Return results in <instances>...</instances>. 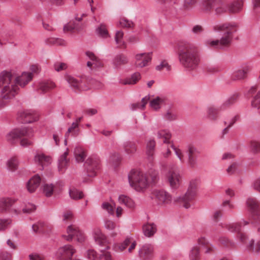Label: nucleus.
Wrapping results in <instances>:
<instances>
[{
  "label": "nucleus",
  "instance_id": "1",
  "mask_svg": "<svg viewBox=\"0 0 260 260\" xmlns=\"http://www.w3.org/2000/svg\"><path fill=\"white\" fill-rule=\"evenodd\" d=\"M178 57L180 64L188 71L196 70L201 62L200 55L197 49L189 44L180 46Z\"/></svg>",
  "mask_w": 260,
  "mask_h": 260
},
{
  "label": "nucleus",
  "instance_id": "2",
  "mask_svg": "<svg viewBox=\"0 0 260 260\" xmlns=\"http://www.w3.org/2000/svg\"><path fill=\"white\" fill-rule=\"evenodd\" d=\"M238 29V25L235 22H225L214 25V31L224 32V34L220 39L210 42L209 45L218 49L229 46L233 40V34L236 32Z\"/></svg>",
  "mask_w": 260,
  "mask_h": 260
},
{
  "label": "nucleus",
  "instance_id": "3",
  "mask_svg": "<svg viewBox=\"0 0 260 260\" xmlns=\"http://www.w3.org/2000/svg\"><path fill=\"white\" fill-rule=\"evenodd\" d=\"M92 236L96 244L101 248L103 247L100 249V260H113L111 252L107 251L110 249L109 241L101 230L99 228H95L92 231Z\"/></svg>",
  "mask_w": 260,
  "mask_h": 260
},
{
  "label": "nucleus",
  "instance_id": "4",
  "mask_svg": "<svg viewBox=\"0 0 260 260\" xmlns=\"http://www.w3.org/2000/svg\"><path fill=\"white\" fill-rule=\"evenodd\" d=\"M200 184L199 179H192L189 181V185L185 194L183 196H179L174 199V202L183 204V207L188 209L190 207V202L196 197L198 189Z\"/></svg>",
  "mask_w": 260,
  "mask_h": 260
},
{
  "label": "nucleus",
  "instance_id": "5",
  "mask_svg": "<svg viewBox=\"0 0 260 260\" xmlns=\"http://www.w3.org/2000/svg\"><path fill=\"white\" fill-rule=\"evenodd\" d=\"M130 186L137 191H143L148 186V181L145 174L137 170H132L128 175Z\"/></svg>",
  "mask_w": 260,
  "mask_h": 260
},
{
  "label": "nucleus",
  "instance_id": "6",
  "mask_svg": "<svg viewBox=\"0 0 260 260\" xmlns=\"http://www.w3.org/2000/svg\"><path fill=\"white\" fill-rule=\"evenodd\" d=\"M165 176L172 189H176L179 187L182 182V176L176 165L169 166Z\"/></svg>",
  "mask_w": 260,
  "mask_h": 260
},
{
  "label": "nucleus",
  "instance_id": "7",
  "mask_svg": "<svg viewBox=\"0 0 260 260\" xmlns=\"http://www.w3.org/2000/svg\"><path fill=\"white\" fill-rule=\"evenodd\" d=\"M28 82H0L1 94L9 100L16 94L19 86L24 87Z\"/></svg>",
  "mask_w": 260,
  "mask_h": 260
},
{
  "label": "nucleus",
  "instance_id": "8",
  "mask_svg": "<svg viewBox=\"0 0 260 260\" xmlns=\"http://www.w3.org/2000/svg\"><path fill=\"white\" fill-rule=\"evenodd\" d=\"M33 135V131L30 128H23L21 129H14L8 133L6 137L7 141L10 143L14 144L22 137L30 138Z\"/></svg>",
  "mask_w": 260,
  "mask_h": 260
},
{
  "label": "nucleus",
  "instance_id": "9",
  "mask_svg": "<svg viewBox=\"0 0 260 260\" xmlns=\"http://www.w3.org/2000/svg\"><path fill=\"white\" fill-rule=\"evenodd\" d=\"M68 85L75 92L86 91L94 88L99 89L102 87L101 82H67Z\"/></svg>",
  "mask_w": 260,
  "mask_h": 260
},
{
  "label": "nucleus",
  "instance_id": "10",
  "mask_svg": "<svg viewBox=\"0 0 260 260\" xmlns=\"http://www.w3.org/2000/svg\"><path fill=\"white\" fill-rule=\"evenodd\" d=\"M100 161L96 156H90L86 160L84 164L86 170L85 175L89 177H94L96 174V171L100 168Z\"/></svg>",
  "mask_w": 260,
  "mask_h": 260
},
{
  "label": "nucleus",
  "instance_id": "11",
  "mask_svg": "<svg viewBox=\"0 0 260 260\" xmlns=\"http://www.w3.org/2000/svg\"><path fill=\"white\" fill-rule=\"evenodd\" d=\"M152 194L158 206L160 208H165L171 203V196L168 192L164 190H154L153 191Z\"/></svg>",
  "mask_w": 260,
  "mask_h": 260
},
{
  "label": "nucleus",
  "instance_id": "12",
  "mask_svg": "<svg viewBox=\"0 0 260 260\" xmlns=\"http://www.w3.org/2000/svg\"><path fill=\"white\" fill-rule=\"evenodd\" d=\"M76 250L71 245H66L60 247L56 253V257L60 260H72Z\"/></svg>",
  "mask_w": 260,
  "mask_h": 260
},
{
  "label": "nucleus",
  "instance_id": "13",
  "mask_svg": "<svg viewBox=\"0 0 260 260\" xmlns=\"http://www.w3.org/2000/svg\"><path fill=\"white\" fill-rule=\"evenodd\" d=\"M249 221L243 220L240 223H232L227 226L228 230L231 232L236 233L238 234V237L240 241L244 242L247 240V237L241 233L242 226L247 225Z\"/></svg>",
  "mask_w": 260,
  "mask_h": 260
},
{
  "label": "nucleus",
  "instance_id": "14",
  "mask_svg": "<svg viewBox=\"0 0 260 260\" xmlns=\"http://www.w3.org/2000/svg\"><path fill=\"white\" fill-rule=\"evenodd\" d=\"M68 235H63V237L67 241H70L75 237L79 242H82L85 239V236L83 233L78 230V229L72 225L69 226L67 228Z\"/></svg>",
  "mask_w": 260,
  "mask_h": 260
},
{
  "label": "nucleus",
  "instance_id": "15",
  "mask_svg": "<svg viewBox=\"0 0 260 260\" xmlns=\"http://www.w3.org/2000/svg\"><path fill=\"white\" fill-rule=\"evenodd\" d=\"M151 59L152 52L138 53L135 55V63L139 68L147 66Z\"/></svg>",
  "mask_w": 260,
  "mask_h": 260
},
{
  "label": "nucleus",
  "instance_id": "16",
  "mask_svg": "<svg viewBox=\"0 0 260 260\" xmlns=\"http://www.w3.org/2000/svg\"><path fill=\"white\" fill-rule=\"evenodd\" d=\"M36 164L40 166V169L43 170L44 166H48L52 162L51 157L41 152H37L35 154L34 158Z\"/></svg>",
  "mask_w": 260,
  "mask_h": 260
},
{
  "label": "nucleus",
  "instance_id": "17",
  "mask_svg": "<svg viewBox=\"0 0 260 260\" xmlns=\"http://www.w3.org/2000/svg\"><path fill=\"white\" fill-rule=\"evenodd\" d=\"M139 255L143 260H149L153 255V247L149 244L141 246L139 250Z\"/></svg>",
  "mask_w": 260,
  "mask_h": 260
},
{
  "label": "nucleus",
  "instance_id": "18",
  "mask_svg": "<svg viewBox=\"0 0 260 260\" xmlns=\"http://www.w3.org/2000/svg\"><path fill=\"white\" fill-rule=\"evenodd\" d=\"M31 86L35 91L42 93L54 88L55 85L54 82H33Z\"/></svg>",
  "mask_w": 260,
  "mask_h": 260
},
{
  "label": "nucleus",
  "instance_id": "19",
  "mask_svg": "<svg viewBox=\"0 0 260 260\" xmlns=\"http://www.w3.org/2000/svg\"><path fill=\"white\" fill-rule=\"evenodd\" d=\"M220 2V0H203L202 11L206 13H210Z\"/></svg>",
  "mask_w": 260,
  "mask_h": 260
},
{
  "label": "nucleus",
  "instance_id": "20",
  "mask_svg": "<svg viewBox=\"0 0 260 260\" xmlns=\"http://www.w3.org/2000/svg\"><path fill=\"white\" fill-rule=\"evenodd\" d=\"M221 110L224 109H221L220 106L218 108L213 106H209L206 111L207 117L210 121H216L219 117V111Z\"/></svg>",
  "mask_w": 260,
  "mask_h": 260
},
{
  "label": "nucleus",
  "instance_id": "21",
  "mask_svg": "<svg viewBox=\"0 0 260 260\" xmlns=\"http://www.w3.org/2000/svg\"><path fill=\"white\" fill-rule=\"evenodd\" d=\"M19 117L22 122L29 123L37 120V118L32 112L29 110L21 111L19 113Z\"/></svg>",
  "mask_w": 260,
  "mask_h": 260
},
{
  "label": "nucleus",
  "instance_id": "22",
  "mask_svg": "<svg viewBox=\"0 0 260 260\" xmlns=\"http://www.w3.org/2000/svg\"><path fill=\"white\" fill-rule=\"evenodd\" d=\"M41 178L38 175H36L31 177L27 183V188L29 192H34L40 186Z\"/></svg>",
  "mask_w": 260,
  "mask_h": 260
},
{
  "label": "nucleus",
  "instance_id": "23",
  "mask_svg": "<svg viewBox=\"0 0 260 260\" xmlns=\"http://www.w3.org/2000/svg\"><path fill=\"white\" fill-rule=\"evenodd\" d=\"M69 154L68 149H67L62 155H61L58 159V168L59 172L63 173L67 168L69 159L67 158Z\"/></svg>",
  "mask_w": 260,
  "mask_h": 260
},
{
  "label": "nucleus",
  "instance_id": "24",
  "mask_svg": "<svg viewBox=\"0 0 260 260\" xmlns=\"http://www.w3.org/2000/svg\"><path fill=\"white\" fill-rule=\"evenodd\" d=\"M166 99L162 96H156L150 101V107L155 111L159 110L165 103Z\"/></svg>",
  "mask_w": 260,
  "mask_h": 260
},
{
  "label": "nucleus",
  "instance_id": "25",
  "mask_svg": "<svg viewBox=\"0 0 260 260\" xmlns=\"http://www.w3.org/2000/svg\"><path fill=\"white\" fill-rule=\"evenodd\" d=\"M143 232L147 237H151L154 235L157 231L156 226L153 223H147L143 225Z\"/></svg>",
  "mask_w": 260,
  "mask_h": 260
},
{
  "label": "nucleus",
  "instance_id": "26",
  "mask_svg": "<svg viewBox=\"0 0 260 260\" xmlns=\"http://www.w3.org/2000/svg\"><path fill=\"white\" fill-rule=\"evenodd\" d=\"M239 95L238 93H235L228 98L224 102L220 105V109L225 110L226 108L231 107V106L237 103L239 100Z\"/></svg>",
  "mask_w": 260,
  "mask_h": 260
},
{
  "label": "nucleus",
  "instance_id": "27",
  "mask_svg": "<svg viewBox=\"0 0 260 260\" xmlns=\"http://www.w3.org/2000/svg\"><path fill=\"white\" fill-rule=\"evenodd\" d=\"M118 202L119 204L125 205L128 208H134L135 207V203L134 201L128 197L124 194H121L118 197Z\"/></svg>",
  "mask_w": 260,
  "mask_h": 260
},
{
  "label": "nucleus",
  "instance_id": "28",
  "mask_svg": "<svg viewBox=\"0 0 260 260\" xmlns=\"http://www.w3.org/2000/svg\"><path fill=\"white\" fill-rule=\"evenodd\" d=\"M124 152L129 156H132L136 152V144L133 142H126L123 144Z\"/></svg>",
  "mask_w": 260,
  "mask_h": 260
},
{
  "label": "nucleus",
  "instance_id": "29",
  "mask_svg": "<svg viewBox=\"0 0 260 260\" xmlns=\"http://www.w3.org/2000/svg\"><path fill=\"white\" fill-rule=\"evenodd\" d=\"M243 5V0H235L229 5L228 11L232 13H238L241 10Z\"/></svg>",
  "mask_w": 260,
  "mask_h": 260
},
{
  "label": "nucleus",
  "instance_id": "30",
  "mask_svg": "<svg viewBox=\"0 0 260 260\" xmlns=\"http://www.w3.org/2000/svg\"><path fill=\"white\" fill-rule=\"evenodd\" d=\"M131 243V239L127 237L123 242L115 243L113 245V250L117 252H121L126 249L127 246Z\"/></svg>",
  "mask_w": 260,
  "mask_h": 260
},
{
  "label": "nucleus",
  "instance_id": "31",
  "mask_svg": "<svg viewBox=\"0 0 260 260\" xmlns=\"http://www.w3.org/2000/svg\"><path fill=\"white\" fill-rule=\"evenodd\" d=\"M155 142L154 139L149 140L146 144V154L149 159L152 158L155 152Z\"/></svg>",
  "mask_w": 260,
  "mask_h": 260
},
{
  "label": "nucleus",
  "instance_id": "32",
  "mask_svg": "<svg viewBox=\"0 0 260 260\" xmlns=\"http://www.w3.org/2000/svg\"><path fill=\"white\" fill-rule=\"evenodd\" d=\"M74 155L78 162H82L86 156V154L83 148L78 146L75 148Z\"/></svg>",
  "mask_w": 260,
  "mask_h": 260
},
{
  "label": "nucleus",
  "instance_id": "33",
  "mask_svg": "<svg viewBox=\"0 0 260 260\" xmlns=\"http://www.w3.org/2000/svg\"><path fill=\"white\" fill-rule=\"evenodd\" d=\"M128 62L127 57L122 54H117L113 60V63L116 67L127 64Z\"/></svg>",
  "mask_w": 260,
  "mask_h": 260
},
{
  "label": "nucleus",
  "instance_id": "34",
  "mask_svg": "<svg viewBox=\"0 0 260 260\" xmlns=\"http://www.w3.org/2000/svg\"><path fill=\"white\" fill-rule=\"evenodd\" d=\"M14 202L9 198L0 199V210L2 211H10Z\"/></svg>",
  "mask_w": 260,
  "mask_h": 260
},
{
  "label": "nucleus",
  "instance_id": "35",
  "mask_svg": "<svg viewBox=\"0 0 260 260\" xmlns=\"http://www.w3.org/2000/svg\"><path fill=\"white\" fill-rule=\"evenodd\" d=\"M149 100V95H146L142 98L140 103L132 104L131 105V108L132 110H136L138 109L144 110L145 108L146 105Z\"/></svg>",
  "mask_w": 260,
  "mask_h": 260
},
{
  "label": "nucleus",
  "instance_id": "36",
  "mask_svg": "<svg viewBox=\"0 0 260 260\" xmlns=\"http://www.w3.org/2000/svg\"><path fill=\"white\" fill-rule=\"evenodd\" d=\"M18 166V162L15 157H11L8 159L6 162V169L10 172H15L17 170Z\"/></svg>",
  "mask_w": 260,
  "mask_h": 260
},
{
  "label": "nucleus",
  "instance_id": "37",
  "mask_svg": "<svg viewBox=\"0 0 260 260\" xmlns=\"http://www.w3.org/2000/svg\"><path fill=\"white\" fill-rule=\"evenodd\" d=\"M248 248L249 251L253 254H259L260 252V240L256 241L251 240L249 242Z\"/></svg>",
  "mask_w": 260,
  "mask_h": 260
},
{
  "label": "nucleus",
  "instance_id": "38",
  "mask_svg": "<svg viewBox=\"0 0 260 260\" xmlns=\"http://www.w3.org/2000/svg\"><path fill=\"white\" fill-rule=\"evenodd\" d=\"M248 69L239 70L235 72L232 75V78L234 80H242L246 79Z\"/></svg>",
  "mask_w": 260,
  "mask_h": 260
},
{
  "label": "nucleus",
  "instance_id": "39",
  "mask_svg": "<svg viewBox=\"0 0 260 260\" xmlns=\"http://www.w3.org/2000/svg\"><path fill=\"white\" fill-rule=\"evenodd\" d=\"M32 78V73L24 72L21 76L16 77L14 81H30Z\"/></svg>",
  "mask_w": 260,
  "mask_h": 260
},
{
  "label": "nucleus",
  "instance_id": "40",
  "mask_svg": "<svg viewBox=\"0 0 260 260\" xmlns=\"http://www.w3.org/2000/svg\"><path fill=\"white\" fill-rule=\"evenodd\" d=\"M171 146L180 162L184 163L185 162L184 151L179 147L175 146L173 144H172Z\"/></svg>",
  "mask_w": 260,
  "mask_h": 260
},
{
  "label": "nucleus",
  "instance_id": "41",
  "mask_svg": "<svg viewBox=\"0 0 260 260\" xmlns=\"http://www.w3.org/2000/svg\"><path fill=\"white\" fill-rule=\"evenodd\" d=\"M157 137L159 139L164 138V143H168L171 137V134L168 130H160L157 132Z\"/></svg>",
  "mask_w": 260,
  "mask_h": 260
},
{
  "label": "nucleus",
  "instance_id": "42",
  "mask_svg": "<svg viewBox=\"0 0 260 260\" xmlns=\"http://www.w3.org/2000/svg\"><path fill=\"white\" fill-rule=\"evenodd\" d=\"M105 227L106 229L110 231L115 230L114 232L111 233L112 236L115 237L117 235L116 225L113 221L110 220H106L105 222Z\"/></svg>",
  "mask_w": 260,
  "mask_h": 260
},
{
  "label": "nucleus",
  "instance_id": "43",
  "mask_svg": "<svg viewBox=\"0 0 260 260\" xmlns=\"http://www.w3.org/2000/svg\"><path fill=\"white\" fill-rule=\"evenodd\" d=\"M54 185L53 184L46 183L43 186V193L47 197H51L55 190Z\"/></svg>",
  "mask_w": 260,
  "mask_h": 260
},
{
  "label": "nucleus",
  "instance_id": "44",
  "mask_svg": "<svg viewBox=\"0 0 260 260\" xmlns=\"http://www.w3.org/2000/svg\"><path fill=\"white\" fill-rule=\"evenodd\" d=\"M250 152L253 154H257L260 153V142L253 141L249 145Z\"/></svg>",
  "mask_w": 260,
  "mask_h": 260
},
{
  "label": "nucleus",
  "instance_id": "45",
  "mask_svg": "<svg viewBox=\"0 0 260 260\" xmlns=\"http://www.w3.org/2000/svg\"><path fill=\"white\" fill-rule=\"evenodd\" d=\"M86 256L89 260H100V254L94 249H89L86 251Z\"/></svg>",
  "mask_w": 260,
  "mask_h": 260
},
{
  "label": "nucleus",
  "instance_id": "46",
  "mask_svg": "<svg viewBox=\"0 0 260 260\" xmlns=\"http://www.w3.org/2000/svg\"><path fill=\"white\" fill-rule=\"evenodd\" d=\"M189 257L190 260H199L200 257L199 248L197 246L191 249Z\"/></svg>",
  "mask_w": 260,
  "mask_h": 260
},
{
  "label": "nucleus",
  "instance_id": "47",
  "mask_svg": "<svg viewBox=\"0 0 260 260\" xmlns=\"http://www.w3.org/2000/svg\"><path fill=\"white\" fill-rule=\"evenodd\" d=\"M251 105L253 108L260 111V91L253 98Z\"/></svg>",
  "mask_w": 260,
  "mask_h": 260
},
{
  "label": "nucleus",
  "instance_id": "48",
  "mask_svg": "<svg viewBox=\"0 0 260 260\" xmlns=\"http://www.w3.org/2000/svg\"><path fill=\"white\" fill-rule=\"evenodd\" d=\"M69 194L70 197L74 200H79L83 198V193L75 188L70 190Z\"/></svg>",
  "mask_w": 260,
  "mask_h": 260
},
{
  "label": "nucleus",
  "instance_id": "49",
  "mask_svg": "<svg viewBox=\"0 0 260 260\" xmlns=\"http://www.w3.org/2000/svg\"><path fill=\"white\" fill-rule=\"evenodd\" d=\"M79 126V125L75 121H74L72 123V125L71 126L68 128L66 134V135H65V137H66V138H65V140H64V144L66 145H67V138L69 136V134L70 133H72L74 135H76L77 133L75 131V129L77 127H78Z\"/></svg>",
  "mask_w": 260,
  "mask_h": 260
},
{
  "label": "nucleus",
  "instance_id": "50",
  "mask_svg": "<svg viewBox=\"0 0 260 260\" xmlns=\"http://www.w3.org/2000/svg\"><path fill=\"white\" fill-rule=\"evenodd\" d=\"M13 75L11 71L4 70L0 73V81H11Z\"/></svg>",
  "mask_w": 260,
  "mask_h": 260
},
{
  "label": "nucleus",
  "instance_id": "51",
  "mask_svg": "<svg viewBox=\"0 0 260 260\" xmlns=\"http://www.w3.org/2000/svg\"><path fill=\"white\" fill-rule=\"evenodd\" d=\"M185 151L187 157L194 156V154L197 152V148L192 144H188L186 145Z\"/></svg>",
  "mask_w": 260,
  "mask_h": 260
},
{
  "label": "nucleus",
  "instance_id": "52",
  "mask_svg": "<svg viewBox=\"0 0 260 260\" xmlns=\"http://www.w3.org/2000/svg\"><path fill=\"white\" fill-rule=\"evenodd\" d=\"M96 33L100 36L103 38H107L109 36L108 30L106 27V26L104 24H101L96 29Z\"/></svg>",
  "mask_w": 260,
  "mask_h": 260
},
{
  "label": "nucleus",
  "instance_id": "53",
  "mask_svg": "<svg viewBox=\"0 0 260 260\" xmlns=\"http://www.w3.org/2000/svg\"><path fill=\"white\" fill-rule=\"evenodd\" d=\"M12 224V220L10 218L0 219V231L8 229Z\"/></svg>",
  "mask_w": 260,
  "mask_h": 260
},
{
  "label": "nucleus",
  "instance_id": "54",
  "mask_svg": "<svg viewBox=\"0 0 260 260\" xmlns=\"http://www.w3.org/2000/svg\"><path fill=\"white\" fill-rule=\"evenodd\" d=\"M102 208L109 214L113 215L114 213L115 207L108 202H104L102 204Z\"/></svg>",
  "mask_w": 260,
  "mask_h": 260
},
{
  "label": "nucleus",
  "instance_id": "55",
  "mask_svg": "<svg viewBox=\"0 0 260 260\" xmlns=\"http://www.w3.org/2000/svg\"><path fill=\"white\" fill-rule=\"evenodd\" d=\"M155 69L158 71L164 70L169 71L171 70V66L168 64L167 61L164 60L161 61L159 65L156 66Z\"/></svg>",
  "mask_w": 260,
  "mask_h": 260
},
{
  "label": "nucleus",
  "instance_id": "56",
  "mask_svg": "<svg viewBox=\"0 0 260 260\" xmlns=\"http://www.w3.org/2000/svg\"><path fill=\"white\" fill-rule=\"evenodd\" d=\"M36 209V208L35 205L28 202L24 203V206L22 208V210L23 213H29L34 211Z\"/></svg>",
  "mask_w": 260,
  "mask_h": 260
},
{
  "label": "nucleus",
  "instance_id": "57",
  "mask_svg": "<svg viewBox=\"0 0 260 260\" xmlns=\"http://www.w3.org/2000/svg\"><path fill=\"white\" fill-rule=\"evenodd\" d=\"M68 65L64 62H56L53 65V69L56 72H60L67 69Z\"/></svg>",
  "mask_w": 260,
  "mask_h": 260
},
{
  "label": "nucleus",
  "instance_id": "58",
  "mask_svg": "<svg viewBox=\"0 0 260 260\" xmlns=\"http://www.w3.org/2000/svg\"><path fill=\"white\" fill-rule=\"evenodd\" d=\"M176 118L177 116L175 113L171 110H168L164 115V118L170 121L176 120Z\"/></svg>",
  "mask_w": 260,
  "mask_h": 260
},
{
  "label": "nucleus",
  "instance_id": "59",
  "mask_svg": "<svg viewBox=\"0 0 260 260\" xmlns=\"http://www.w3.org/2000/svg\"><path fill=\"white\" fill-rule=\"evenodd\" d=\"M222 206L227 210H231L236 208L234 202L230 200H225L222 203Z\"/></svg>",
  "mask_w": 260,
  "mask_h": 260
},
{
  "label": "nucleus",
  "instance_id": "60",
  "mask_svg": "<svg viewBox=\"0 0 260 260\" xmlns=\"http://www.w3.org/2000/svg\"><path fill=\"white\" fill-rule=\"evenodd\" d=\"M187 165L191 169L196 168L197 165V158L194 156L187 157Z\"/></svg>",
  "mask_w": 260,
  "mask_h": 260
},
{
  "label": "nucleus",
  "instance_id": "61",
  "mask_svg": "<svg viewBox=\"0 0 260 260\" xmlns=\"http://www.w3.org/2000/svg\"><path fill=\"white\" fill-rule=\"evenodd\" d=\"M119 24L123 27L130 28L132 27L134 23L132 21H129L126 18L121 19L119 21Z\"/></svg>",
  "mask_w": 260,
  "mask_h": 260
},
{
  "label": "nucleus",
  "instance_id": "62",
  "mask_svg": "<svg viewBox=\"0 0 260 260\" xmlns=\"http://www.w3.org/2000/svg\"><path fill=\"white\" fill-rule=\"evenodd\" d=\"M123 37V32L121 31H117L115 36V40L117 44L121 45L123 44L122 38Z\"/></svg>",
  "mask_w": 260,
  "mask_h": 260
},
{
  "label": "nucleus",
  "instance_id": "63",
  "mask_svg": "<svg viewBox=\"0 0 260 260\" xmlns=\"http://www.w3.org/2000/svg\"><path fill=\"white\" fill-rule=\"evenodd\" d=\"M9 100L1 94L0 95V110L6 107L9 104Z\"/></svg>",
  "mask_w": 260,
  "mask_h": 260
},
{
  "label": "nucleus",
  "instance_id": "64",
  "mask_svg": "<svg viewBox=\"0 0 260 260\" xmlns=\"http://www.w3.org/2000/svg\"><path fill=\"white\" fill-rule=\"evenodd\" d=\"M73 217V213L70 211H66L62 215V220L64 221L70 220Z\"/></svg>",
  "mask_w": 260,
  "mask_h": 260
}]
</instances>
